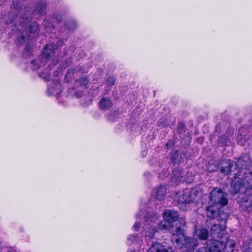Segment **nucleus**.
Returning <instances> with one entry per match:
<instances>
[{"label": "nucleus", "mask_w": 252, "mask_h": 252, "mask_svg": "<svg viewBox=\"0 0 252 252\" xmlns=\"http://www.w3.org/2000/svg\"><path fill=\"white\" fill-rule=\"evenodd\" d=\"M61 85L58 81L54 83V86H51L48 88V92L50 95L58 94L60 93Z\"/></svg>", "instance_id": "aec40b11"}, {"label": "nucleus", "mask_w": 252, "mask_h": 252, "mask_svg": "<svg viewBox=\"0 0 252 252\" xmlns=\"http://www.w3.org/2000/svg\"><path fill=\"white\" fill-rule=\"evenodd\" d=\"M46 9V4L45 2L43 1L38 2V3H37L35 7L33 14L34 15H36L37 14L42 15L45 13Z\"/></svg>", "instance_id": "6ab92c4d"}, {"label": "nucleus", "mask_w": 252, "mask_h": 252, "mask_svg": "<svg viewBox=\"0 0 252 252\" xmlns=\"http://www.w3.org/2000/svg\"><path fill=\"white\" fill-rule=\"evenodd\" d=\"M236 163H237V162ZM232 166H233V162L230 159L221 160L219 165V170L222 174L225 175H228L232 173L233 178L232 182H233L235 180V177L233 174L234 172L235 171L236 172L237 171L236 170L237 169V167H236V163H235V168L234 170H232ZM231 185L232 191L234 193L235 188L233 186L232 183H231Z\"/></svg>", "instance_id": "6e6552de"}, {"label": "nucleus", "mask_w": 252, "mask_h": 252, "mask_svg": "<svg viewBox=\"0 0 252 252\" xmlns=\"http://www.w3.org/2000/svg\"><path fill=\"white\" fill-rule=\"evenodd\" d=\"M2 247L1 245V243L0 241V252H2Z\"/></svg>", "instance_id": "72a5a7b5"}, {"label": "nucleus", "mask_w": 252, "mask_h": 252, "mask_svg": "<svg viewBox=\"0 0 252 252\" xmlns=\"http://www.w3.org/2000/svg\"><path fill=\"white\" fill-rule=\"evenodd\" d=\"M18 7V5H17L16 6H15V8L17 9Z\"/></svg>", "instance_id": "4c0bfd02"}, {"label": "nucleus", "mask_w": 252, "mask_h": 252, "mask_svg": "<svg viewBox=\"0 0 252 252\" xmlns=\"http://www.w3.org/2000/svg\"><path fill=\"white\" fill-rule=\"evenodd\" d=\"M219 206L214 204L213 205H210L206 208L207 216L210 219H215L219 216L220 217H223V214L220 215V212L219 210ZM225 214H224L225 215Z\"/></svg>", "instance_id": "4468645a"}, {"label": "nucleus", "mask_w": 252, "mask_h": 252, "mask_svg": "<svg viewBox=\"0 0 252 252\" xmlns=\"http://www.w3.org/2000/svg\"><path fill=\"white\" fill-rule=\"evenodd\" d=\"M143 239L142 234H130L127 238L126 243L128 245L139 244L143 241Z\"/></svg>", "instance_id": "dca6fc26"}, {"label": "nucleus", "mask_w": 252, "mask_h": 252, "mask_svg": "<svg viewBox=\"0 0 252 252\" xmlns=\"http://www.w3.org/2000/svg\"><path fill=\"white\" fill-rule=\"evenodd\" d=\"M247 132V130L245 128H241L239 130L238 135L237 137L238 143L242 145H245V140L247 139L245 133Z\"/></svg>", "instance_id": "5701e85b"}, {"label": "nucleus", "mask_w": 252, "mask_h": 252, "mask_svg": "<svg viewBox=\"0 0 252 252\" xmlns=\"http://www.w3.org/2000/svg\"><path fill=\"white\" fill-rule=\"evenodd\" d=\"M70 24H71V27H69V26H67V27L68 29H70L71 30H73L76 27V24H75V23L74 22H73V21L71 22L70 23Z\"/></svg>", "instance_id": "7c9ffc66"}, {"label": "nucleus", "mask_w": 252, "mask_h": 252, "mask_svg": "<svg viewBox=\"0 0 252 252\" xmlns=\"http://www.w3.org/2000/svg\"><path fill=\"white\" fill-rule=\"evenodd\" d=\"M20 20L19 23L16 24L15 27L17 28L15 30V32L17 35V40L21 44L24 43L27 37H30L28 33H35L38 29V26L35 22H32L29 24L31 18V12L26 9H22L19 14Z\"/></svg>", "instance_id": "f03ea898"}, {"label": "nucleus", "mask_w": 252, "mask_h": 252, "mask_svg": "<svg viewBox=\"0 0 252 252\" xmlns=\"http://www.w3.org/2000/svg\"><path fill=\"white\" fill-rule=\"evenodd\" d=\"M193 194L194 196L195 195V193L193 192L189 193L186 192L180 195L178 199V205L189 204L191 202H193L195 198L193 197Z\"/></svg>", "instance_id": "f8f14e48"}, {"label": "nucleus", "mask_w": 252, "mask_h": 252, "mask_svg": "<svg viewBox=\"0 0 252 252\" xmlns=\"http://www.w3.org/2000/svg\"><path fill=\"white\" fill-rule=\"evenodd\" d=\"M127 252H136L135 250H133L132 249H129Z\"/></svg>", "instance_id": "f704fd0d"}, {"label": "nucleus", "mask_w": 252, "mask_h": 252, "mask_svg": "<svg viewBox=\"0 0 252 252\" xmlns=\"http://www.w3.org/2000/svg\"><path fill=\"white\" fill-rule=\"evenodd\" d=\"M13 20H14V19H11L10 20V21H8V20H6V23H7V24L11 23H12L13 21Z\"/></svg>", "instance_id": "473e14b6"}, {"label": "nucleus", "mask_w": 252, "mask_h": 252, "mask_svg": "<svg viewBox=\"0 0 252 252\" xmlns=\"http://www.w3.org/2000/svg\"><path fill=\"white\" fill-rule=\"evenodd\" d=\"M226 196V194L221 189L216 188L210 192L209 198L213 204L222 207L228 203Z\"/></svg>", "instance_id": "423d86ee"}, {"label": "nucleus", "mask_w": 252, "mask_h": 252, "mask_svg": "<svg viewBox=\"0 0 252 252\" xmlns=\"http://www.w3.org/2000/svg\"><path fill=\"white\" fill-rule=\"evenodd\" d=\"M180 221L181 223H182L183 224V225H185V221L184 219H181L180 220Z\"/></svg>", "instance_id": "2f4dec72"}, {"label": "nucleus", "mask_w": 252, "mask_h": 252, "mask_svg": "<svg viewBox=\"0 0 252 252\" xmlns=\"http://www.w3.org/2000/svg\"><path fill=\"white\" fill-rule=\"evenodd\" d=\"M163 217L168 223L171 224L178 220L179 215L176 211L167 210L163 212Z\"/></svg>", "instance_id": "ddd939ff"}, {"label": "nucleus", "mask_w": 252, "mask_h": 252, "mask_svg": "<svg viewBox=\"0 0 252 252\" xmlns=\"http://www.w3.org/2000/svg\"><path fill=\"white\" fill-rule=\"evenodd\" d=\"M42 62L40 59L34 60L31 62L32 67L33 70H37L41 66Z\"/></svg>", "instance_id": "a878e982"}, {"label": "nucleus", "mask_w": 252, "mask_h": 252, "mask_svg": "<svg viewBox=\"0 0 252 252\" xmlns=\"http://www.w3.org/2000/svg\"><path fill=\"white\" fill-rule=\"evenodd\" d=\"M171 232L172 234L171 240L173 243L179 248H186L188 252H191L198 246V240L196 238L187 237L180 226L177 225L175 229L172 228Z\"/></svg>", "instance_id": "7ed1b4c3"}, {"label": "nucleus", "mask_w": 252, "mask_h": 252, "mask_svg": "<svg viewBox=\"0 0 252 252\" xmlns=\"http://www.w3.org/2000/svg\"><path fill=\"white\" fill-rule=\"evenodd\" d=\"M11 15H12V13H10L9 14V16H11Z\"/></svg>", "instance_id": "e433bc0d"}, {"label": "nucleus", "mask_w": 252, "mask_h": 252, "mask_svg": "<svg viewBox=\"0 0 252 252\" xmlns=\"http://www.w3.org/2000/svg\"><path fill=\"white\" fill-rule=\"evenodd\" d=\"M184 172L181 168L175 169L172 173L171 182L174 184H178L181 182L183 178Z\"/></svg>", "instance_id": "2eb2a0df"}, {"label": "nucleus", "mask_w": 252, "mask_h": 252, "mask_svg": "<svg viewBox=\"0 0 252 252\" xmlns=\"http://www.w3.org/2000/svg\"><path fill=\"white\" fill-rule=\"evenodd\" d=\"M150 172H146L145 173V175L146 176V175H148V176H150Z\"/></svg>", "instance_id": "c9c22d12"}, {"label": "nucleus", "mask_w": 252, "mask_h": 252, "mask_svg": "<svg viewBox=\"0 0 252 252\" xmlns=\"http://www.w3.org/2000/svg\"><path fill=\"white\" fill-rule=\"evenodd\" d=\"M250 189H242L244 194L240 193L237 197V201L240 203L241 207L248 212L252 211V193Z\"/></svg>", "instance_id": "0eeeda50"}, {"label": "nucleus", "mask_w": 252, "mask_h": 252, "mask_svg": "<svg viewBox=\"0 0 252 252\" xmlns=\"http://www.w3.org/2000/svg\"><path fill=\"white\" fill-rule=\"evenodd\" d=\"M227 217V214L223 215V217H221V221H220L221 224H214L212 225L210 233L213 240L208 241L207 243H213L215 240H220L219 239L221 240L223 238Z\"/></svg>", "instance_id": "20e7f679"}, {"label": "nucleus", "mask_w": 252, "mask_h": 252, "mask_svg": "<svg viewBox=\"0 0 252 252\" xmlns=\"http://www.w3.org/2000/svg\"><path fill=\"white\" fill-rule=\"evenodd\" d=\"M237 169L234 172L235 180L232 185L235 188L234 193L242 189H252V164L248 157L239 158L236 163Z\"/></svg>", "instance_id": "f257e3e1"}, {"label": "nucleus", "mask_w": 252, "mask_h": 252, "mask_svg": "<svg viewBox=\"0 0 252 252\" xmlns=\"http://www.w3.org/2000/svg\"><path fill=\"white\" fill-rule=\"evenodd\" d=\"M20 1H21V0H19Z\"/></svg>", "instance_id": "58836bf2"}, {"label": "nucleus", "mask_w": 252, "mask_h": 252, "mask_svg": "<svg viewBox=\"0 0 252 252\" xmlns=\"http://www.w3.org/2000/svg\"><path fill=\"white\" fill-rule=\"evenodd\" d=\"M115 80L113 76H108L106 80V83L109 86L113 85L115 83Z\"/></svg>", "instance_id": "cd10ccee"}, {"label": "nucleus", "mask_w": 252, "mask_h": 252, "mask_svg": "<svg viewBox=\"0 0 252 252\" xmlns=\"http://www.w3.org/2000/svg\"><path fill=\"white\" fill-rule=\"evenodd\" d=\"M58 51V48L54 44L46 45L43 52V57L47 59H51L54 61L56 59V54Z\"/></svg>", "instance_id": "9d476101"}, {"label": "nucleus", "mask_w": 252, "mask_h": 252, "mask_svg": "<svg viewBox=\"0 0 252 252\" xmlns=\"http://www.w3.org/2000/svg\"><path fill=\"white\" fill-rule=\"evenodd\" d=\"M242 252H252V242H245L243 243Z\"/></svg>", "instance_id": "bb28decb"}, {"label": "nucleus", "mask_w": 252, "mask_h": 252, "mask_svg": "<svg viewBox=\"0 0 252 252\" xmlns=\"http://www.w3.org/2000/svg\"><path fill=\"white\" fill-rule=\"evenodd\" d=\"M166 189L165 186H160L157 189L156 191V199L158 200H162L166 194Z\"/></svg>", "instance_id": "4be33fe9"}, {"label": "nucleus", "mask_w": 252, "mask_h": 252, "mask_svg": "<svg viewBox=\"0 0 252 252\" xmlns=\"http://www.w3.org/2000/svg\"><path fill=\"white\" fill-rule=\"evenodd\" d=\"M80 84L84 86H86L89 82L88 79L86 77H81L79 80Z\"/></svg>", "instance_id": "c85d7f7f"}, {"label": "nucleus", "mask_w": 252, "mask_h": 252, "mask_svg": "<svg viewBox=\"0 0 252 252\" xmlns=\"http://www.w3.org/2000/svg\"><path fill=\"white\" fill-rule=\"evenodd\" d=\"M99 108L103 110H108L112 106V102L108 98L103 97L99 102Z\"/></svg>", "instance_id": "412c9836"}, {"label": "nucleus", "mask_w": 252, "mask_h": 252, "mask_svg": "<svg viewBox=\"0 0 252 252\" xmlns=\"http://www.w3.org/2000/svg\"><path fill=\"white\" fill-rule=\"evenodd\" d=\"M217 244L218 243H207L206 246L199 249L197 251V252H202L203 250L205 252H222L221 249L217 247Z\"/></svg>", "instance_id": "f3484780"}, {"label": "nucleus", "mask_w": 252, "mask_h": 252, "mask_svg": "<svg viewBox=\"0 0 252 252\" xmlns=\"http://www.w3.org/2000/svg\"><path fill=\"white\" fill-rule=\"evenodd\" d=\"M144 213L142 211H140L136 215V221L132 226V228L135 231H138L140 226V222L138 219L140 220V217L142 216Z\"/></svg>", "instance_id": "393cba45"}, {"label": "nucleus", "mask_w": 252, "mask_h": 252, "mask_svg": "<svg viewBox=\"0 0 252 252\" xmlns=\"http://www.w3.org/2000/svg\"><path fill=\"white\" fill-rule=\"evenodd\" d=\"M159 216L156 214H148L145 216V239L149 240L153 238L156 232H158L157 226L155 225L156 222L158 220Z\"/></svg>", "instance_id": "39448f33"}, {"label": "nucleus", "mask_w": 252, "mask_h": 252, "mask_svg": "<svg viewBox=\"0 0 252 252\" xmlns=\"http://www.w3.org/2000/svg\"><path fill=\"white\" fill-rule=\"evenodd\" d=\"M148 252H176L172 248L166 247L162 244L156 242L149 249Z\"/></svg>", "instance_id": "9b49d317"}, {"label": "nucleus", "mask_w": 252, "mask_h": 252, "mask_svg": "<svg viewBox=\"0 0 252 252\" xmlns=\"http://www.w3.org/2000/svg\"><path fill=\"white\" fill-rule=\"evenodd\" d=\"M213 243H218L217 247L220 249L221 251L223 252H233L235 247L234 241L225 238L220 240H215Z\"/></svg>", "instance_id": "1a4fd4ad"}, {"label": "nucleus", "mask_w": 252, "mask_h": 252, "mask_svg": "<svg viewBox=\"0 0 252 252\" xmlns=\"http://www.w3.org/2000/svg\"><path fill=\"white\" fill-rule=\"evenodd\" d=\"M40 77L43 78L46 81L49 80L50 78L49 74L48 73H42L40 74Z\"/></svg>", "instance_id": "c756f323"}, {"label": "nucleus", "mask_w": 252, "mask_h": 252, "mask_svg": "<svg viewBox=\"0 0 252 252\" xmlns=\"http://www.w3.org/2000/svg\"><path fill=\"white\" fill-rule=\"evenodd\" d=\"M194 236L200 240H205L209 236V231L207 228L201 227L194 230Z\"/></svg>", "instance_id": "a211bd4d"}, {"label": "nucleus", "mask_w": 252, "mask_h": 252, "mask_svg": "<svg viewBox=\"0 0 252 252\" xmlns=\"http://www.w3.org/2000/svg\"><path fill=\"white\" fill-rule=\"evenodd\" d=\"M158 226V229L160 230H167L168 227L171 226V223H168L167 221L164 219L163 220L161 221L159 223H157Z\"/></svg>", "instance_id": "b1692460"}]
</instances>
